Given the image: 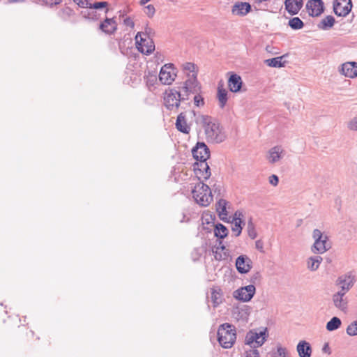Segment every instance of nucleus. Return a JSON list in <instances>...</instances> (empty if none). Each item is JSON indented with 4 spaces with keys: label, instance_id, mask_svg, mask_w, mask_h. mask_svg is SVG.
I'll return each mask as SVG.
<instances>
[{
    "label": "nucleus",
    "instance_id": "nucleus-43",
    "mask_svg": "<svg viewBox=\"0 0 357 357\" xmlns=\"http://www.w3.org/2000/svg\"><path fill=\"white\" fill-rule=\"evenodd\" d=\"M76 4L81 8H88L89 2L88 0H73Z\"/></svg>",
    "mask_w": 357,
    "mask_h": 357
},
{
    "label": "nucleus",
    "instance_id": "nucleus-12",
    "mask_svg": "<svg viewBox=\"0 0 357 357\" xmlns=\"http://www.w3.org/2000/svg\"><path fill=\"white\" fill-rule=\"evenodd\" d=\"M351 0H335L333 3V11L340 17L347 16L351 10Z\"/></svg>",
    "mask_w": 357,
    "mask_h": 357
},
{
    "label": "nucleus",
    "instance_id": "nucleus-44",
    "mask_svg": "<svg viewBox=\"0 0 357 357\" xmlns=\"http://www.w3.org/2000/svg\"><path fill=\"white\" fill-rule=\"evenodd\" d=\"M279 178L278 176L273 174L269 177V183L273 186H276L278 184Z\"/></svg>",
    "mask_w": 357,
    "mask_h": 357
},
{
    "label": "nucleus",
    "instance_id": "nucleus-30",
    "mask_svg": "<svg viewBox=\"0 0 357 357\" xmlns=\"http://www.w3.org/2000/svg\"><path fill=\"white\" fill-rule=\"evenodd\" d=\"M214 234L218 238H224L228 234V229L222 224L218 223L215 227Z\"/></svg>",
    "mask_w": 357,
    "mask_h": 357
},
{
    "label": "nucleus",
    "instance_id": "nucleus-14",
    "mask_svg": "<svg viewBox=\"0 0 357 357\" xmlns=\"http://www.w3.org/2000/svg\"><path fill=\"white\" fill-rule=\"evenodd\" d=\"M192 153L195 160L199 161L207 160L210 157V151L204 142H197L192 149Z\"/></svg>",
    "mask_w": 357,
    "mask_h": 357
},
{
    "label": "nucleus",
    "instance_id": "nucleus-32",
    "mask_svg": "<svg viewBox=\"0 0 357 357\" xmlns=\"http://www.w3.org/2000/svg\"><path fill=\"white\" fill-rule=\"evenodd\" d=\"M341 324V320L338 317H334L326 324V329L328 331H333L339 328Z\"/></svg>",
    "mask_w": 357,
    "mask_h": 357
},
{
    "label": "nucleus",
    "instance_id": "nucleus-49",
    "mask_svg": "<svg viewBox=\"0 0 357 357\" xmlns=\"http://www.w3.org/2000/svg\"><path fill=\"white\" fill-rule=\"evenodd\" d=\"M341 288L348 291L349 289L351 287L352 284L351 282H347L346 281L340 282Z\"/></svg>",
    "mask_w": 357,
    "mask_h": 357
},
{
    "label": "nucleus",
    "instance_id": "nucleus-47",
    "mask_svg": "<svg viewBox=\"0 0 357 357\" xmlns=\"http://www.w3.org/2000/svg\"><path fill=\"white\" fill-rule=\"evenodd\" d=\"M123 23L126 26L133 28L135 26V23L133 20L130 17H126L123 20Z\"/></svg>",
    "mask_w": 357,
    "mask_h": 357
},
{
    "label": "nucleus",
    "instance_id": "nucleus-52",
    "mask_svg": "<svg viewBox=\"0 0 357 357\" xmlns=\"http://www.w3.org/2000/svg\"><path fill=\"white\" fill-rule=\"evenodd\" d=\"M260 279V274L259 273H256L252 277V282H255V280Z\"/></svg>",
    "mask_w": 357,
    "mask_h": 357
},
{
    "label": "nucleus",
    "instance_id": "nucleus-26",
    "mask_svg": "<svg viewBox=\"0 0 357 357\" xmlns=\"http://www.w3.org/2000/svg\"><path fill=\"white\" fill-rule=\"evenodd\" d=\"M100 29L106 33H112L116 30V23L113 18H107L100 24Z\"/></svg>",
    "mask_w": 357,
    "mask_h": 357
},
{
    "label": "nucleus",
    "instance_id": "nucleus-23",
    "mask_svg": "<svg viewBox=\"0 0 357 357\" xmlns=\"http://www.w3.org/2000/svg\"><path fill=\"white\" fill-rule=\"evenodd\" d=\"M242 84L241 77L236 74H232L229 78L228 86L231 92H238L242 87Z\"/></svg>",
    "mask_w": 357,
    "mask_h": 357
},
{
    "label": "nucleus",
    "instance_id": "nucleus-27",
    "mask_svg": "<svg viewBox=\"0 0 357 357\" xmlns=\"http://www.w3.org/2000/svg\"><path fill=\"white\" fill-rule=\"evenodd\" d=\"M241 215H242V213L236 211L232 218L233 226L231 229L234 232H236V236H238L241 234L243 229L241 226L243 222L240 218Z\"/></svg>",
    "mask_w": 357,
    "mask_h": 357
},
{
    "label": "nucleus",
    "instance_id": "nucleus-33",
    "mask_svg": "<svg viewBox=\"0 0 357 357\" xmlns=\"http://www.w3.org/2000/svg\"><path fill=\"white\" fill-rule=\"evenodd\" d=\"M288 24L294 30L301 29L304 26L303 22L298 17L290 19Z\"/></svg>",
    "mask_w": 357,
    "mask_h": 357
},
{
    "label": "nucleus",
    "instance_id": "nucleus-20",
    "mask_svg": "<svg viewBox=\"0 0 357 357\" xmlns=\"http://www.w3.org/2000/svg\"><path fill=\"white\" fill-rule=\"evenodd\" d=\"M229 208V203L224 199H220L216 204V211L218 213L220 218L223 221H226V220H227V209Z\"/></svg>",
    "mask_w": 357,
    "mask_h": 357
},
{
    "label": "nucleus",
    "instance_id": "nucleus-7",
    "mask_svg": "<svg viewBox=\"0 0 357 357\" xmlns=\"http://www.w3.org/2000/svg\"><path fill=\"white\" fill-rule=\"evenodd\" d=\"M182 98L181 93L175 89H169L165 91L164 95V102L165 107L170 110L178 109L180 102L185 100Z\"/></svg>",
    "mask_w": 357,
    "mask_h": 357
},
{
    "label": "nucleus",
    "instance_id": "nucleus-18",
    "mask_svg": "<svg viewBox=\"0 0 357 357\" xmlns=\"http://www.w3.org/2000/svg\"><path fill=\"white\" fill-rule=\"evenodd\" d=\"M303 0H285V10L291 15H296L303 8Z\"/></svg>",
    "mask_w": 357,
    "mask_h": 357
},
{
    "label": "nucleus",
    "instance_id": "nucleus-51",
    "mask_svg": "<svg viewBox=\"0 0 357 357\" xmlns=\"http://www.w3.org/2000/svg\"><path fill=\"white\" fill-rule=\"evenodd\" d=\"M151 31H152V30H151V28L146 27V28L145 29V32H142V33H141L142 36V37H146H146H150L149 36H150V34L151 33Z\"/></svg>",
    "mask_w": 357,
    "mask_h": 357
},
{
    "label": "nucleus",
    "instance_id": "nucleus-15",
    "mask_svg": "<svg viewBox=\"0 0 357 357\" xmlns=\"http://www.w3.org/2000/svg\"><path fill=\"white\" fill-rule=\"evenodd\" d=\"M338 72L346 77L356 78L357 77V62L348 61L342 63L339 66Z\"/></svg>",
    "mask_w": 357,
    "mask_h": 357
},
{
    "label": "nucleus",
    "instance_id": "nucleus-13",
    "mask_svg": "<svg viewBox=\"0 0 357 357\" xmlns=\"http://www.w3.org/2000/svg\"><path fill=\"white\" fill-rule=\"evenodd\" d=\"M285 155V151L282 146H275L266 153V159L268 163L273 165L280 162Z\"/></svg>",
    "mask_w": 357,
    "mask_h": 357
},
{
    "label": "nucleus",
    "instance_id": "nucleus-50",
    "mask_svg": "<svg viewBox=\"0 0 357 357\" xmlns=\"http://www.w3.org/2000/svg\"><path fill=\"white\" fill-rule=\"evenodd\" d=\"M219 250V248H216V251L215 252V259L217 260H222V259H226V257H227L226 252L224 253V257L221 255V254H218V250Z\"/></svg>",
    "mask_w": 357,
    "mask_h": 357
},
{
    "label": "nucleus",
    "instance_id": "nucleus-2",
    "mask_svg": "<svg viewBox=\"0 0 357 357\" xmlns=\"http://www.w3.org/2000/svg\"><path fill=\"white\" fill-rule=\"evenodd\" d=\"M236 340L235 327L229 324H221L218 330V340L220 344L225 349L232 347Z\"/></svg>",
    "mask_w": 357,
    "mask_h": 357
},
{
    "label": "nucleus",
    "instance_id": "nucleus-29",
    "mask_svg": "<svg viewBox=\"0 0 357 357\" xmlns=\"http://www.w3.org/2000/svg\"><path fill=\"white\" fill-rule=\"evenodd\" d=\"M335 18L332 15H327L326 17L321 20L318 24L317 26L321 30H328L333 27L335 24Z\"/></svg>",
    "mask_w": 357,
    "mask_h": 357
},
{
    "label": "nucleus",
    "instance_id": "nucleus-6",
    "mask_svg": "<svg viewBox=\"0 0 357 357\" xmlns=\"http://www.w3.org/2000/svg\"><path fill=\"white\" fill-rule=\"evenodd\" d=\"M314 243L312 247L314 253L323 254L331 248L327 235L324 234L319 229H315L312 233Z\"/></svg>",
    "mask_w": 357,
    "mask_h": 357
},
{
    "label": "nucleus",
    "instance_id": "nucleus-10",
    "mask_svg": "<svg viewBox=\"0 0 357 357\" xmlns=\"http://www.w3.org/2000/svg\"><path fill=\"white\" fill-rule=\"evenodd\" d=\"M176 74L171 63L163 66L159 73V80L163 84H171L175 79Z\"/></svg>",
    "mask_w": 357,
    "mask_h": 357
},
{
    "label": "nucleus",
    "instance_id": "nucleus-46",
    "mask_svg": "<svg viewBox=\"0 0 357 357\" xmlns=\"http://www.w3.org/2000/svg\"><path fill=\"white\" fill-rule=\"evenodd\" d=\"M255 248L261 252H264V243L261 240H257L255 242Z\"/></svg>",
    "mask_w": 357,
    "mask_h": 357
},
{
    "label": "nucleus",
    "instance_id": "nucleus-34",
    "mask_svg": "<svg viewBox=\"0 0 357 357\" xmlns=\"http://www.w3.org/2000/svg\"><path fill=\"white\" fill-rule=\"evenodd\" d=\"M282 56L275 57L265 60V63L270 67L280 68L283 66Z\"/></svg>",
    "mask_w": 357,
    "mask_h": 357
},
{
    "label": "nucleus",
    "instance_id": "nucleus-24",
    "mask_svg": "<svg viewBox=\"0 0 357 357\" xmlns=\"http://www.w3.org/2000/svg\"><path fill=\"white\" fill-rule=\"evenodd\" d=\"M333 302L335 307L340 310L343 312L347 310L348 301L346 296H342V294H335L333 296Z\"/></svg>",
    "mask_w": 357,
    "mask_h": 357
},
{
    "label": "nucleus",
    "instance_id": "nucleus-21",
    "mask_svg": "<svg viewBox=\"0 0 357 357\" xmlns=\"http://www.w3.org/2000/svg\"><path fill=\"white\" fill-rule=\"evenodd\" d=\"M299 357H311L312 349L310 344L305 340H301L296 346Z\"/></svg>",
    "mask_w": 357,
    "mask_h": 357
},
{
    "label": "nucleus",
    "instance_id": "nucleus-42",
    "mask_svg": "<svg viewBox=\"0 0 357 357\" xmlns=\"http://www.w3.org/2000/svg\"><path fill=\"white\" fill-rule=\"evenodd\" d=\"M348 128L351 130H357V116L353 118L348 123Z\"/></svg>",
    "mask_w": 357,
    "mask_h": 357
},
{
    "label": "nucleus",
    "instance_id": "nucleus-55",
    "mask_svg": "<svg viewBox=\"0 0 357 357\" xmlns=\"http://www.w3.org/2000/svg\"><path fill=\"white\" fill-rule=\"evenodd\" d=\"M150 0H141L140 1V3L141 4L144 5V4H146V3H148Z\"/></svg>",
    "mask_w": 357,
    "mask_h": 357
},
{
    "label": "nucleus",
    "instance_id": "nucleus-3",
    "mask_svg": "<svg viewBox=\"0 0 357 357\" xmlns=\"http://www.w3.org/2000/svg\"><path fill=\"white\" fill-rule=\"evenodd\" d=\"M192 193L196 202L202 206H208L213 200L210 188L203 182L199 183L192 190Z\"/></svg>",
    "mask_w": 357,
    "mask_h": 357
},
{
    "label": "nucleus",
    "instance_id": "nucleus-31",
    "mask_svg": "<svg viewBox=\"0 0 357 357\" xmlns=\"http://www.w3.org/2000/svg\"><path fill=\"white\" fill-rule=\"evenodd\" d=\"M322 261V257L320 256L311 257L307 261V267L311 271H316L321 262Z\"/></svg>",
    "mask_w": 357,
    "mask_h": 357
},
{
    "label": "nucleus",
    "instance_id": "nucleus-41",
    "mask_svg": "<svg viewBox=\"0 0 357 357\" xmlns=\"http://www.w3.org/2000/svg\"><path fill=\"white\" fill-rule=\"evenodd\" d=\"M275 357H288L287 349L284 347H278L277 352L275 353Z\"/></svg>",
    "mask_w": 357,
    "mask_h": 357
},
{
    "label": "nucleus",
    "instance_id": "nucleus-19",
    "mask_svg": "<svg viewBox=\"0 0 357 357\" xmlns=\"http://www.w3.org/2000/svg\"><path fill=\"white\" fill-rule=\"evenodd\" d=\"M251 10V6L247 2H236L232 6L231 13L233 15L245 16Z\"/></svg>",
    "mask_w": 357,
    "mask_h": 357
},
{
    "label": "nucleus",
    "instance_id": "nucleus-48",
    "mask_svg": "<svg viewBox=\"0 0 357 357\" xmlns=\"http://www.w3.org/2000/svg\"><path fill=\"white\" fill-rule=\"evenodd\" d=\"M44 4L52 6L59 3L61 0H41Z\"/></svg>",
    "mask_w": 357,
    "mask_h": 357
},
{
    "label": "nucleus",
    "instance_id": "nucleus-40",
    "mask_svg": "<svg viewBox=\"0 0 357 357\" xmlns=\"http://www.w3.org/2000/svg\"><path fill=\"white\" fill-rule=\"evenodd\" d=\"M195 65L192 63H185V64H183V69L186 71H188L190 73H196L195 72Z\"/></svg>",
    "mask_w": 357,
    "mask_h": 357
},
{
    "label": "nucleus",
    "instance_id": "nucleus-39",
    "mask_svg": "<svg viewBox=\"0 0 357 357\" xmlns=\"http://www.w3.org/2000/svg\"><path fill=\"white\" fill-rule=\"evenodd\" d=\"M108 5L107 2L106 1H99V2H95L93 3H89V6L88 8H93V9H100L103 8H106Z\"/></svg>",
    "mask_w": 357,
    "mask_h": 357
},
{
    "label": "nucleus",
    "instance_id": "nucleus-35",
    "mask_svg": "<svg viewBox=\"0 0 357 357\" xmlns=\"http://www.w3.org/2000/svg\"><path fill=\"white\" fill-rule=\"evenodd\" d=\"M243 357H259V354L257 349L250 348L244 346V353Z\"/></svg>",
    "mask_w": 357,
    "mask_h": 357
},
{
    "label": "nucleus",
    "instance_id": "nucleus-45",
    "mask_svg": "<svg viewBox=\"0 0 357 357\" xmlns=\"http://www.w3.org/2000/svg\"><path fill=\"white\" fill-rule=\"evenodd\" d=\"M146 13L149 17H152L155 13V8L152 5H149L146 6Z\"/></svg>",
    "mask_w": 357,
    "mask_h": 357
},
{
    "label": "nucleus",
    "instance_id": "nucleus-25",
    "mask_svg": "<svg viewBox=\"0 0 357 357\" xmlns=\"http://www.w3.org/2000/svg\"><path fill=\"white\" fill-rule=\"evenodd\" d=\"M228 92L224 88L223 84L219 83L218 86L217 98L220 108H224L227 104Z\"/></svg>",
    "mask_w": 357,
    "mask_h": 357
},
{
    "label": "nucleus",
    "instance_id": "nucleus-1",
    "mask_svg": "<svg viewBox=\"0 0 357 357\" xmlns=\"http://www.w3.org/2000/svg\"><path fill=\"white\" fill-rule=\"evenodd\" d=\"M195 117V122L204 128L208 141L213 143H221L226 139L218 121L208 115L197 114L195 111L190 112Z\"/></svg>",
    "mask_w": 357,
    "mask_h": 357
},
{
    "label": "nucleus",
    "instance_id": "nucleus-5",
    "mask_svg": "<svg viewBox=\"0 0 357 357\" xmlns=\"http://www.w3.org/2000/svg\"><path fill=\"white\" fill-rule=\"evenodd\" d=\"M188 78L183 83V86L179 91L182 98L188 100L190 94L198 93L201 92V86L197 80V74H188Z\"/></svg>",
    "mask_w": 357,
    "mask_h": 357
},
{
    "label": "nucleus",
    "instance_id": "nucleus-16",
    "mask_svg": "<svg viewBox=\"0 0 357 357\" xmlns=\"http://www.w3.org/2000/svg\"><path fill=\"white\" fill-rule=\"evenodd\" d=\"M306 9L310 16L318 17L324 12V3L321 0H309Z\"/></svg>",
    "mask_w": 357,
    "mask_h": 357
},
{
    "label": "nucleus",
    "instance_id": "nucleus-17",
    "mask_svg": "<svg viewBox=\"0 0 357 357\" xmlns=\"http://www.w3.org/2000/svg\"><path fill=\"white\" fill-rule=\"evenodd\" d=\"M236 267L240 273H247L252 268V261L248 257L241 255L236 260Z\"/></svg>",
    "mask_w": 357,
    "mask_h": 357
},
{
    "label": "nucleus",
    "instance_id": "nucleus-36",
    "mask_svg": "<svg viewBox=\"0 0 357 357\" xmlns=\"http://www.w3.org/2000/svg\"><path fill=\"white\" fill-rule=\"evenodd\" d=\"M346 331L350 336L357 335V320L352 321L347 326Z\"/></svg>",
    "mask_w": 357,
    "mask_h": 357
},
{
    "label": "nucleus",
    "instance_id": "nucleus-4",
    "mask_svg": "<svg viewBox=\"0 0 357 357\" xmlns=\"http://www.w3.org/2000/svg\"><path fill=\"white\" fill-rule=\"evenodd\" d=\"M266 329L251 330L246 333L245 337V347L257 349L261 347L266 341Z\"/></svg>",
    "mask_w": 357,
    "mask_h": 357
},
{
    "label": "nucleus",
    "instance_id": "nucleus-54",
    "mask_svg": "<svg viewBox=\"0 0 357 357\" xmlns=\"http://www.w3.org/2000/svg\"><path fill=\"white\" fill-rule=\"evenodd\" d=\"M347 291L341 288L340 291H338L336 294H342V296H345V294Z\"/></svg>",
    "mask_w": 357,
    "mask_h": 357
},
{
    "label": "nucleus",
    "instance_id": "nucleus-56",
    "mask_svg": "<svg viewBox=\"0 0 357 357\" xmlns=\"http://www.w3.org/2000/svg\"><path fill=\"white\" fill-rule=\"evenodd\" d=\"M218 248H219V249H221V250H226V248H225V245H221L220 247H218Z\"/></svg>",
    "mask_w": 357,
    "mask_h": 357
},
{
    "label": "nucleus",
    "instance_id": "nucleus-28",
    "mask_svg": "<svg viewBox=\"0 0 357 357\" xmlns=\"http://www.w3.org/2000/svg\"><path fill=\"white\" fill-rule=\"evenodd\" d=\"M211 294L213 307H216L222 302V294L221 289L218 287L212 288L211 289Z\"/></svg>",
    "mask_w": 357,
    "mask_h": 357
},
{
    "label": "nucleus",
    "instance_id": "nucleus-57",
    "mask_svg": "<svg viewBox=\"0 0 357 357\" xmlns=\"http://www.w3.org/2000/svg\"><path fill=\"white\" fill-rule=\"evenodd\" d=\"M327 347H328V344H326V345L324 347L323 350H324V351H326L327 350Z\"/></svg>",
    "mask_w": 357,
    "mask_h": 357
},
{
    "label": "nucleus",
    "instance_id": "nucleus-11",
    "mask_svg": "<svg viewBox=\"0 0 357 357\" xmlns=\"http://www.w3.org/2000/svg\"><path fill=\"white\" fill-rule=\"evenodd\" d=\"M193 170L199 180H207L211 175V169L206 160L195 162L193 165Z\"/></svg>",
    "mask_w": 357,
    "mask_h": 357
},
{
    "label": "nucleus",
    "instance_id": "nucleus-53",
    "mask_svg": "<svg viewBox=\"0 0 357 357\" xmlns=\"http://www.w3.org/2000/svg\"><path fill=\"white\" fill-rule=\"evenodd\" d=\"M155 81H156V77L155 76H151L147 82L153 83Z\"/></svg>",
    "mask_w": 357,
    "mask_h": 357
},
{
    "label": "nucleus",
    "instance_id": "nucleus-38",
    "mask_svg": "<svg viewBox=\"0 0 357 357\" xmlns=\"http://www.w3.org/2000/svg\"><path fill=\"white\" fill-rule=\"evenodd\" d=\"M195 96L193 98L194 104L197 107H202L204 105V98L200 95V93H194Z\"/></svg>",
    "mask_w": 357,
    "mask_h": 357
},
{
    "label": "nucleus",
    "instance_id": "nucleus-37",
    "mask_svg": "<svg viewBox=\"0 0 357 357\" xmlns=\"http://www.w3.org/2000/svg\"><path fill=\"white\" fill-rule=\"evenodd\" d=\"M248 236L252 238L255 239L257 237V232L255 231V225L250 220L248 223Z\"/></svg>",
    "mask_w": 357,
    "mask_h": 357
},
{
    "label": "nucleus",
    "instance_id": "nucleus-8",
    "mask_svg": "<svg viewBox=\"0 0 357 357\" xmlns=\"http://www.w3.org/2000/svg\"><path fill=\"white\" fill-rule=\"evenodd\" d=\"M137 50L146 55L151 54L155 50V45L150 37H142L141 32H138L135 36Z\"/></svg>",
    "mask_w": 357,
    "mask_h": 357
},
{
    "label": "nucleus",
    "instance_id": "nucleus-9",
    "mask_svg": "<svg viewBox=\"0 0 357 357\" xmlns=\"http://www.w3.org/2000/svg\"><path fill=\"white\" fill-rule=\"evenodd\" d=\"M256 288L253 284H249L235 290L233 296L241 301L248 302L254 296Z\"/></svg>",
    "mask_w": 357,
    "mask_h": 357
},
{
    "label": "nucleus",
    "instance_id": "nucleus-22",
    "mask_svg": "<svg viewBox=\"0 0 357 357\" xmlns=\"http://www.w3.org/2000/svg\"><path fill=\"white\" fill-rule=\"evenodd\" d=\"M176 128L178 129V130L183 133L188 134L190 132V127L187 123L185 113L181 112L177 116L176 121Z\"/></svg>",
    "mask_w": 357,
    "mask_h": 357
}]
</instances>
